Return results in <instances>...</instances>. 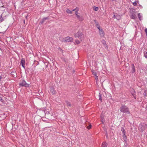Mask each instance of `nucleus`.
<instances>
[{
  "label": "nucleus",
  "mask_w": 147,
  "mask_h": 147,
  "mask_svg": "<svg viewBox=\"0 0 147 147\" xmlns=\"http://www.w3.org/2000/svg\"><path fill=\"white\" fill-rule=\"evenodd\" d=\"M120 111L121 112L125 113L126 114H129L130 112L128 107L125 105L122 104L120 109Z\"/></svg>",
  "instance_id": "nucleus-1"
},
{
  "label": "nucleus",
  "mask_w": 147,
  "mask_h": 147,
  "mask_svg": "<svg viewBox=\"0 0 147 147\" xmlns=\"http://www.w3.org/2000/svg\"><path fill=\"white\" fill-rule=\"evenodd\" d=\"M5 14L6 12H4L3 13L2 11L0 10V22H2L4 20L6 16Z\"/></svg>",
  "instance_id": "nucleus-2"
},
{
  "label": "nucleus",
  "mask_w": 147,
  "mask_h": 147,
  "mask_svg": "<svg viewBox=\"0 0 147 147\" xmlns=\"http://www.w3.org/2000/svg\"><path fill=\"white\" fill-rule=\"evenodd\" d=\"M73 40L72 38L70 37L69 36H67L63 38V39L62 41L64 42H69L72 41Z\"/></svg>",
  "instance_id": "nucleus-3"
},
{
  "label": "nucleus",
  "mask_w": 147,
  "mask_h": 147,
  "mask_svg": "<svg viewBox=\"0 0 147 147\" xmlns=\"http://www.w3.org/2000/svg\"><path fill=\"white\" fill-rule=\"evenodd\" d=\"M19 85L20 86H25V87H28L29 86V84L27 83L26 81L24 80H23L21 82Z\"/></svg>",
  "instance_id": "nucleus-4"
},
{
  "label": "nucleus",
  "mask_w": 147,
  "mask_h": 147,
  "mask_svg": "<svg viewBox=\"0 0 147 147\" xmlns=\"http://www.w3.org/2000/svg\"><path fill=\"white\" fill-rule=\"evenodd\" d=\"M82 33L81 32L79 31L77 33L74 34V36L75 37H78L79 38H81Z\"/></svg>",
  "instance_id": "nucleus-5"
},
{
  "label": "nucleus",
  "mask_w": 147,
  "mask_h": 147,
  "mask_svg": "<svg viewBox=\"0 0 147 147\" xmlns=\"http://www.w3.org/2000/svg\"><path fill=\"white\" fill-rule=\"evenodd\" d=\"M139 129L141 131H143L145 129L144 127L142 125H140L139 126Z\"/></svg>",
  "instance_id": "nucleus-6"
},
{
  "label": "nucleus",
  "mask_w": 147,
  "mask_h": 147,
  "mask_svg": "<svg viewBox=\"0 0 147 147\" xmlns=\"http://www.w3.org/2000/svg\"><path fill=\"white\" fill-rule=\"evenodd\" d=\"M25 63V60L24 59H22L21 60V64L23 67H24V65Z\"/></svg>",
  "instance_id": "nucleus-7"
},
{
  "label": "nucleus",
  "mask_w": 147,
  "mask_h": 147,
  "mask_svg": "<svg viewBox=\"0 0 147 147\" xmlns=\"http://www.w3.org/2000/svg\"><path fill=\"white\" fill-rule=\"evenodd\" d=\"M99 34L101 37H103L104 36L105 33L103 30L102 29L100 30L99 31Z\"/></svg>",
  "instance_id": "nucleus-8"
},
{
  "label": "nucleus",
  "mask_w": 147,
  "mask_h": 147,
  "mask_svg": "<svg viewBox=\"0 0 147 147\" xmlns=\"http://www.w3.org/2000/svg\"><path fill=\"white\" fill-rule=\"evenodd\" d=\"M131 2L132 3L133 5L136 6L138 3V0H132Z\"/></svg>",
  "instance_id": "nucleus-9"
},
{
  "label": "nucleus",
  "mask_w": 147,
  "mask_h": 147,
  "mask_svg": "<svg viewBox=\"0 0 147 147\" xmlns=\"http://www.w3.org/2000/svg\"><path fill=\"white\" fill-rule=\"evenodd\" d=\"M50 92L53 94H54L55 93V91L53 88L52 87L51 88Z\"/></svg>",
  "instance_id": "nucleus-10"
},
{
  "label": "nucleus",
  "mask_w": 147,
  "mask_h": 147,
  "mask_svg": "<svg viewBox=\"0 0 147 147\" xmlns=\"http://www.w3.org/2000/svg\"><path fill=\"white\" fill-rule=\"evenodd\" d=\"M131 68L132 69V73H134L135 71V66L133 64H132L131 65Z\"/></svg>",
  "instance_id": "nucleus-11"
},
{
  "label": "nucleus",
  "mask_w": 147,
  "mask_h": 147,
  "mask_svg": "<svg viewBox=\"0 0 147 147\" xmlns=\"http://www.w3.org/2000/svg\"><path fill=\"white\" fill-rule=\"evenodd\" d=\"M123 140L125 142H127V138L125 134L123 135Z\"/></svg>",
  "instance_id": "nucleus-12"
},
{
  "label": "nucleus",
  "mask_w": 147,
  "mask_h": 147,
  "mask_svg": "<svg viewBox=\"0 0 147 147\" xmlns=\"http://www.w3.org/2000/svg\"><path fill=\"white\" fill-rule=\"evenodd\" d=\"M107 145V144L106 142H103L102 143V147H106Z\"/></svg>",
  "instance_id": "nucleus-13"
},
{
  "label": "nucleus",
  "mask_w": 147,
  "mask_h": 147,
  "mask_svg": "<svg viewBox=\"0 0 147 147\" xmlns=\"http://www.w3.org/2000/svg\"><path fill=\"white\" fill-rule=\"evenodd\" d=\"M66 11L67 13H69V14H72V11H71L69 9H67L66 10Z\"/></svg>",
  "instance_id": "nucleus-14"
},
{
  "label": "nucleus",
  "mask_w": 147,
  "mask_h": 147,
  "mask_svg": "<svg viewBox=\"0 0 147 147\" xmlns=\"http://www.w3.org/2000/svg\"><path fill=\"white\" fill-rule=\"evenodd\" d=\"M121 131H122L123 135L125 134L126 133L125 131V130L124 129L123 127H122L121 128Z\"/></svg>",
  "instance_id": "nucleus-15"
},
{
  "label": "nucleus",
  "mask_w": 147,
  "mask_h": 147,
  "mask_svg": "<svg viewBox=\"0 0 147 147\" xmlns=\"http://www.w3.org/2000/svg\"><path fill=\"white\" fill-rule=\"evenodd\" d=\"M66 104H67V106L68 107H71V104L70 102H68L67 101L66 102Z\"/></svg>",
  "instance_id": "nucleus-16"
},
{
  "label": "nucleus",
  "mask_w": 147,
  "mask_h": 147,
  "mask_svg": "<svg viewBox=\"0 0 147 147\" xmlns=\"http://www.w3.org/2000/svg\"><path fill=\"white\" fill-rule=\"evenodd\" d=\"M131 18L133 19H135L136 18V16L134 14H132L131 16Z\"/></svg>",
  "instance_id": "nucleus-17"
},
{
  "label": "nucleus",
  "mask_w": 147,
  "mask_h": 147,
  "mask_svg": "<svg viewBox=\"0 0 147 147\" xmlns=\"http://www.w3.org/2000/svg\"><path fill=\"white\" fill-rule=\"evenodd\" d=\"M48 19V17H46V18H44L43 19H42V21L41 22V23L42 24L44 23V22L46 20H47V19Z\"/></svg>",
  "instance_id": "nucleus-18"
},
{
  "label": "nucleus",
  "mask_w": 147,
  "mask_h": 147,
  "mask_svg": "<svg viewBox=\"0 0 147 147\" xmlns=\"http://www.w3.org/2000/svg\"><path fill=\"white\" fill-rule=\"evenodd\" d=\"M79 10L78 8L76 7V8L72 10V11H78Z\"/></svg>",
  "instance_id": "nucleus-19"
},
{
  "label": "nucleus",
  "mask_w": 147,
  "mask_h": 147,
  "mask_svg": "<svg viewBox=\"0 0 147 147\" xmlns=\"http://www.w3.org/2000/svg\"><path fill=\"white\" fill-rule=\"evenodd\" d=\"M78 19L80 20L81 21H82L84 19V18L82 17H80V16H79V17L78 18Z\"/></svg>",
  "instance_id": "nucleus-20"
},
{
  "label": "nucleus",
  "mask_w": 147,
  "mask_h": 147,
  "mask_svg": "<svg viewBox=\"0 0 147 147\" xmlns=\"http://www.w3.org/2000/svg\"><path fill=\"white\" fill-rule=\"evenodd\" d=\"M94 10L95 11H97L98 9V7H95L93 8Z\"/></svg>",
  "instance_id": "nucleus-21"
},
{
  "label": "nucleus",
  "mask_w": 147,
  "mask_h": 147,
  "mask_svg": "<svg viewBox=\"0 0 147 147\" xmlns=\"http://www.w3.org/2000/svg\"><path fill=\"white\" fill-rule=\"evenodd\" d=\"M138 17L139 18L140 20H141V16H140V13H138Z\"/></svg>",
  "instance_id": "nucleus-22"
},
{
  "label": "nucleus",
  "mask_w": 147,
  "mask_h": 147,
  "mask_svg": "<svg viewBox=\"0 0 147 147\" xmlns=\"http://www.w3.org/2000/svg\"><path fill=\"white\" fill-rule=\"evenodd\" d=\"M96 27L99 30V31H100V30H102V29L100 28V26H97Z\"/></svg>",
  "instance_id": "nucleus-23"
},
{
  "label": "nucleus",
  "mask_w": 147,
  "mask_h": 147,
  "mask_svg": "<svg viewBox=\"0 0 147 147\" xmlns=\"http://www.w3.org/2000/svg\"><path fill=\"white\" fill-rule=\"evenodd\" d=\"M92 74L94 76H96V72L94 71H92Z\"/></svg>",
  "instance_id": "nucleus-24"
},
{
  "label": "nucleus",
  "mask_w": 147,
  "mask_h": 147,
  "mask_svg": "<svg viewBox=\"0 0 147 147\" xmlns=\"http://www.w3.org/2000/svg\"><path fill=\"white\" fill-rule=\"evenodd\" d=\"M132 95H133V97H134V98L135 99H136V94H135V93H134V94H132Z\"/></svg>",
  "instance_id": "nucleus-25"
},
{
  "label": "nucleus",
  "mask_w": 147,
  "mask_h": 147,
  "mask_svg": "<svg viewBox=\"0 0 147 147\" xmlns=\"http://www.w3.org/2000/svg\"><path fill=\"white\" fill-rule=\"evenodd\" d=\"M99 100H100L101 101L102 100V99L101 98V95L100 94V93H99Z\"/></svg>",
  "instance_id": "nucleus-26"
},
{
  "label": "nucleus",
  "mask_w": 147,
  "mask_h": 147,
  "mask_svg": "<svg viewBox=\"0 0 147 147\" xmlns=\"http://www.w3.org/2000/svg\"><path fill=\"white\" fill-rule=\"evenodd\" d=\"M76 42L77 44H79L80 42V41L78 40H76Z\"/></svg>",
  "instance_id": "nucleus-27"
},
{
  "label": "nucleus",
  "mask_w": 147,
  "mask_h": 147,
  "mask_svg": "<svg viewBox=\"0 0 147 147\" xmlns=\"http://www.w3.org/2000/svg\"><path fill=\"white\" fill-rule=\"evenodd\" d=\"M91 125L90 124L87 127V128L88 129H89L91 128Z\"/></svg>",
  "instance_id": "nucleus-28"
},
{
  "label": "nucleus",
  "mask_w": 147,
  "mask_h": 147,
  "mask_svg": "<svg viewBox=\"0 0 147 147\" xmlns=\"http://www.w3.org/2000/svg\"><path fill=\"white\" fill-rule=\"evenodd\" d=\"M144 56L146 58H147V52L144 53Z\"/></svg>",
  "instance_id": "nucleus-29"
},
{
  "label": "nucleus",
  "mask_w": 147,
  "mask_h": 147,
  "mask_svg": "<svg viewBox=\"0 0 147 147\" xmlns=\"http://www.w3.org/2000/svg\"><path fill=\"white\" fill-rule=\"evenodd\" d=\"M13 74H15V73L14 72H12L11 73V75H12L14 77L15 76Z\"/></svg>",
  "instance_id": "nucleus-30"
},
{
  "label": "nucleus",
  "mask_w": 147,
  "mask_h": 147,
  "mask_svg": "<svg viewBox=\"0 0 147 147\" xmlns=\"http://www.w3.org/2000/svg\"><path fill=\"white\" fill-rule=\"evenodd\" d=\"M117 16H115V15H114L113 16V18H116L117 19H118V18H117Z\"/></svg>",
  "instance_id": "nucleus-31"
},
{
  "label": "nucleus",
  "mask_w": 147,
  "mask_h": 147,
  "mask_svg": "<svg viewBox=\"0 0 147 147\" xmlns=\"http://www.w3.org/2000/svg\"><path fill=\"white\" fill-rule=\"evenodd\" d=\"M95 21V22L96 23V27L97 26H99L98 24V23L97 22H96V21Z\"/></svg>",
  "instance_id": "nucleus-32"
},
{
  "label": "nucleus",
  "mask_w": 147,
  "mask_h": 147,
  "mask_svg": "<svg viewBox=\"0 0 147 147\" xmlns=\"http://www.w3.org/2000/svg\"><path fill=\"white\" fill-rule=\"evenodd\" d=\"M102 42L104 44H105V41L104 40H102Z\"/></svg>",
  "instance_id": "nucleus-33"
},
{
  "label": "nucleus",
  "mask_w": 147,
  "mask_h": 147,
  "mask_svg": "<svg viewBox=\"0 0 147 147\" xmlns=\"http://www.w3.org/2000/svg\"><path fill=\"white\" fill-rule=\"evenodd\" d=\"M145 32L146 33V35L147 36V28H146L145 29Z\"/></svg>",
  "instance_id": "nucleus-34"
},
{
  "label": "nucleus",
  "mask_w": 147,
  "mask_h": 147,
  "mask_svg": "<svg viewBox=\"0 0 147 147\" xmlns=\"http://www.w3.org/2000/svg\"><path fill=\"white\" fill-rule=\"evenodd\" d=\"M95 79L96 80H98V76H96V78H95Z\"/></svg>",
  "instance_id": "nucleus-35"
},
{
  "label": "nucleus",
  "mask_w": 147,
  "mask_h": 147,
  "mask_svg": "<svg viewBox=\"0 0 147 147\" xmlns=\"http://www.w3.org/2000/svg\"><path fill=\"white\" fill-rule=\"evenodd\" d=\"M75 13L76 15H77L78 14V11H75Z\"/></svg>",
  "instance_id": "nucleus-36"
},
{
  "label": "nucleus",
  "mask_w": 147,
  "mask_h": 147,
  "mask_svg": "<svg viewBox=\"0 0 147 147\" xmlns=\"http://www.w3.org/2000/svg\"><path fill=\"white\" fill-rule=\"evenodd\" d=\"M76 16H77V18H78L79 17V16H79V15H78V14L76 15Z\"/></svg>",
  "instance_id": "nucleus-37"
},
{
  "label": "nucleus",
  "mask_w": 147,
  "mask_h": 147,
  "mask_svg": "<svg viewBox=\"0 0 147 147\" xmlns=\"http://www.w3.org/2000/svg\"><path fill=\"white\" fill-rule=\"evenodd\" d=\"M0 100L2 102H3V100L2 99H0Z\"/></svg>",
  "instance_id": "nucleus-38"
},
{
  "label": "nucleus",
  "mask_w": 147,
  "mask_h": 147,
  "mask_svg": "<svg viewBox=\"0 0 147 147\" xmlns=\"http://www.w3.org/2000/svg\"><path fill=\"white\" fill-rule=\"evenodd\" d=\"M2 78V77L1 76H0V81L1 80V79Z\"/></svg>",
  "instance_id": "nucleus-39"
},
{
  "label": "nucleus",
  "mask_w": 147,
  "mask_h": 147,
  "mask_svg": "<svg viewBox=\"0 0 147 147\" xmlns=\"http://www.w3.org/2000/svg\"><path fill=\"white\" fill-rule=\"evenodd\" d=\"M102 123H103V121L102 120Z\"/></svg>",
  "instance_id": "nucleus-40"
},
{
  "label": "nucleus",
  "mask_w": 147,
  "mask_h": 147,
  "mask_svg": "<svg viewBox=\"0 0 147 147\" xmlns=\"http://www.w3.org/2000/svg\"><path fill=\"white\" fill-rule=\"evenodd\" d=\"M64 61L65 62H66V61H65V59H64Z\"/></svg>",
  "instance_id": "nucleus-41"
},
{
  "label": "nucleus",
  "mask_w": 147,
  "mask_h": 147,
  "mask_svg": "<svg viewBox=\"0 0 147 147\" xmlns=\"http://www.w3.org/2000/svg\"><path fill=\"white\" fill-rule=\"evenodd\" d=\"M26 18H27V16H26Z\"/></svg>",
  "instance_id": "nucleus-42"
},
{
  "label": "nucleus",
  "mask_w": 147,
  "mask_h": 147,
  "mask_svg": "<svg viewBox=\"0 0 147 147\" xmlns=\"http://www.w3.org/2000/svg\"><path fill=\"white\" fill-rule=\"evenodd\" d=\"M25 20L24 21V22H25Z\"/></svg>",
  "instance_id": "nucleus-43"
}]
</instances>
